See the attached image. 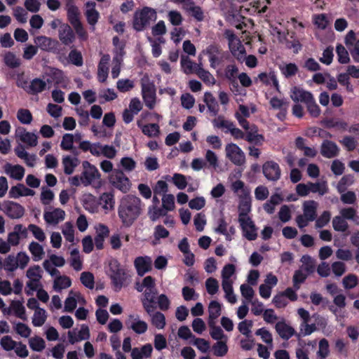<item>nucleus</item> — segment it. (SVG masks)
<instances>
[{"instance_id": "f257e3e1", "label": "nucleus", "mask_w": 359, "mask_h": 359, "mask_svg": "<svg viewBox=\"0 0 359 359\" xmlns=\"http://www.w3.org/2000/svg\"><path fill=\"white\" fill-rule=\"evenodd\" d=\"M233 52L223 49L217 43H211L200 53L197 67L203 66L206 60L210 67H236V63H233Z\"/></svg>"}, {"instance_id": "f03ea898", "label": "nucleus", "mask_w": 359, "mask_h": 359, "mask_svg": "<svg viewBox=\"0 0 359 359\" xmlns=\"http://www.w3.org/2000/svg\"><path fill=\"white\" fill-rule=\"evenodd\" d=\"M144 203L142 200L133 194L123 196L118 205V217L125 227L131 226L142 215Z\"/></svg>"}, {"instance_id": "7ed1b4c3", "label": "nucleus", "mask_w": 359, "mask_h": 359, "mask_svg": "<svg viewBox=\"0 0 359 359\" xmlns=\"http://www.w3.org/2000/svg\"><path fill=\"white\" fill-rule=\"evenodd\" d=\"M251 210V198L249 193L241 197L238 205V222L240 223L243 235L248 241H255L257 237V228L248 215Z\"/></svg>"}, {"instance_id": "20e7f679", "label": "nucleus", "mask_w": 359, "mask_h": 359, "mask_svg": "<svg viewBox=\"0 0 359 359\" xmlns=\"http://www.w3.org/2000/svg\"><path fill=\"white\" fill-rule=\"evenodd\" d=\"M107 275L116 291L121 290L128 278L127 270L116 259H111L109 261Z\"/></svg>"}, {"instance_id": "39448f33", "label": "nucleus", "mask_w": 359, "mask_h": 359, "mask_svg": "<svg viewBox=\"0 0 359 359\" xmlns=\"http://www.w3.org/2000/svg\"><path fill=\"white\" fill-rule=\"evenodd\" d=\"M155 14V11L149 7H144L139 13L136 12L134 15L133 28L136 31H142Z\"/></svg>"}, {"instance_id": "423d86ee", "label": "nucleus", "mask_w": 359, "mask_h": 359, "mask_svg": "<svg viewBox=\"0 0 359 359\" xmlns=\"http://www.w3.org/2000/svg\"><path fill=\"white\" fill-rule=\"evenodd\" d=\"M225 151L226 158L234 165L241 166L245 163V154L236 144H226Z\"/></svg>"}, {"instance_id": "0eeeda50", "label": "nucleus", "mask_w": 359, "mask_h": 359, "mask_svg": "<svg viewBox=\"0 0 359 359\" xmlns=\"http://www.w3.org/2000/svg\"><path fill=\"white\" fill-rule=\"evenodd\" d=\"M83 171L81 173V180L85 186L90 184L95 180L100 179V175L97 168L87 161L82 163Z\"/></svg>"}, {"instance_id": "6e6552de", "label": "nucleus", "mask_w": 359, "mask_h": 359, "mask_svg": "<svg viewBox=\"0 0 359 359\" xmlns=\"http://www.w3.org/2000/svg\"><path fill=\"white\" fill-rule=\"evenodd\" d=\"M264 177L269 181L276 182L280 178L281 170L279 165L273 161H267L262 165Z\"/></svg>"}, {"instance_id": "1a4fd4ad", "label": "nucleus", "mask_w": 359, "mask_h": 359, "mask_svg": "<svg viewBox=\"0 0 359 359\" xmlns=\"http://www.w3.org/2000/svg\"><path fill=\"white\" fill-rule=\"evenodd\" d=\"M3 211L11 219H20L25 214V208L20 204L14 201H5L3 204Z\"/></svg>"}, {"instance_id": "9d476101", "label": "nucleus", "mask_w": 359, "mask_h": 359, "mask_svg": "<svg viewBox=\"0 0 359 359\" xmlns=\"http://www.w3.org/2000/svg\"><path fill=\"white\" fill-rule=\"evenodd\" d=\"M111 183L114 187L123 193H127L130 189V180L121 170L116 172L111 177Z\"/></svg>"}, {"instance_id": "9b49d317", "label": "nucleus", "mask_w": 359, "mask_h": 359, "mask_svg": "<svg viewBox=\"0 0 359 359\" xmlns=\"http://www.w3.org/2000/svg\"><path fill=\"white\" fill-rule=\"evenodd\" d=\"M339 148L337 144L332 141L325 140L323 142L320 147V154L323 156L327 158H332L338 156Z\"/></svg>"}, {"instance_id": "f8f14e48", "label": "nucleus", "mask_w": 359, "mask_h": 359, "mask_svg": "<svg viewBox=\"0 0 359 359\" xmlns=\"http://www.w3.org/2000/svg\"><path fill=\"white\" fill-rule=\"evenodd\" d=\"M59 39L65 46H69L75 40V34L68 24H63L59 29Z\"/></svg>"}, {"instance_id": "ddd939ff", "label": "nucleus", "mask_w": 359, "mask_h": 359, "mask_svg": "<svg viewBox=\"0 0 359 359\" xmlns=\"http://www.w3.org/2000/svg\"><path fill=\"white\" fill-rule=\"evenodd\" d=\"M134 266L137 275L143 276L146 273L151 270V260L148 257H138L134 261Z\"/></svg>"}, {"instance_id": "4468645a", "label": "nucleus", "mask_w": 359, "mask_h": 359, "mask_svg": "<svg viewBox=\"0 0 359 359\" xmlns=\"http://www.w3.org/2000/svg\"><path fill=\"white\" fill-rule=\"evenodd\" d=\"M155 289L145 290L144 292V298L142 299V306L147 313L149 315H151L156 308L154 306V304L155 303Z\"/></svg>"}, {"instance_id": "2eb2a0df", "label": "nucleus", "mask_w": 359, "mask_h": 359, "mask_svg": "<svg viewBox=\"0 0 359 359\" xmlns=\"http://www.w3.org/2000/svg\"><path fill=\"white\" fill-rule=\"evenodd\" d=\"M290 97L295 102H301L306 104L308 102H311L313 96L310 92L294 86L291 90Z\"/></svg>"}, {"instance_id": "dca6fc26", "label": "nucleus", "mask_w": 359, "mask_h": 359, "mask_svg": "<svg viewBox=\"0 0 359 359\" xmlns=\"http://www.w3.org/2000/svg\"><path fill=\"white\" fill-rule=\"evenodd\" d=\"M34 194L35 191L34 190L26 187L23 184H18L10 189L9 197L18 198L20 196H34Z\"/></svg>"}, {"instance_id": "f3484780", "label": "nucleus", "mask_w": 359, "mask_h": 359, "mask_svg": "<svg viewBox=\"0 0 359 359\" xmlns=\"http://www.w3.org/2000/svg\"><path fill=\"white\" fill-rule=\"evenodd\" d=\"M318 203L315 201H306L303 203V215L307 220L314 221L317 217Z\"/></svg>"}, {"instance_id": "a211bd4d", "label": "nucleus", "mask_w": 359, "mask_h": 359, "mask_svg": "<svg viewBox=\"0 0 359 359\" xmlns=\"http://www.w3.org/2000/svg\"><path fill=\"white\" fill-rule=\"evenodd\" d=\"M193 70H196V74L205 84L210 86L215 83L214 76L205 69H183V72L187 74L192 73Z\"/></svg>"}, {"instance_id": "6ab92c4d", "label": "nucleus", "mask_w": 359, "mask_h": 359, "mask_svg": "<svg viewBox=\"0 0 359 359\" xmlns=\"http://www.w3.org/2000/svg\"><path fill=\"white\" fill-rule=\"evenodd\" d=\"M65 212L60 208H56L51 212L44 213V219L48 224H57L65 219Z\"/></svg>"}, {"instance_id": "aec40b11", "label": "nucleus", "mask_w": 359, "mask_h": 359, "mask_svg": "<svg viewBox=\"0 0 359 359\" xmlns=\"http://www.w3.org/2000/svg\"><path fill=\"white\" fill-rule=\"evenodd\" d=\"M4 170L6 174L10 175L11 177L16 180H21L25 175V168L20 165H13L7 163L4 165Z\"/></svg>"}, {"instance_id": "412c9836", "label": "nucleus", "mask_w": 359, "mask_h": 359, "mask_svg": "<svg viewBox=\"0 0 359 359\" xmlns=\"http://www.w3.org/2000/svg\"><path fill=\"white\" fill-rule=\"evenodd\" d=\"M275 329L279 336L285 340L289 339L294 334V330L284 321H279L276 324Z\"/></svg>"}, {"instance_id": "4be33fe9", "label": "nucleus", "mask_w": 359, "mask_h": 359, "mask_svg": "<svg viewBox=\"0 0 359 359\" xmlns=\"http://www.w3.org/2000/svg\"><path fill=\"white\" fill-rule=\"evenodd\" d=\"M208 313H209V320L208 324L209 326L211 327L212 324H215V320L221 315L222 313V305L216 300H212L210 302L208 306Z\"/></svg>"}, {"instance_id": "5701e85b", "label": "nucleus", "mask_w": 359, "mask_h": 359, "mask_svg": "<svg viewBox=\"0 0 359 359\" xmlns=\"http://www.w3.org/2000/svg\"><path fill=\"white\" fill-rule=\"evenodd\" d=\"M184 8L190 13L192 17H194L197 21L201 22L204 19V13L202 8L196 6L194 2L191 0H187V4L184 5Z\"/></svg>"}, {"instance_id": "b1692460", "label": "nucleus", "mask_w": 359, "mask_h": 359, "mask_svg": "<svg viewBox=\"0 0 359 359\" xmlns=\"http://www.w3.org/2000/svg\"><path fill=\"white\" fill-rule=\"evenodd\" d=\"M203 101L212 116H217L219 110V107L213 95L210 92H205Z\"/></svg>"}, {"instance_id": "393cba45", "label": "nucleus", "mask_w": 359, "mask_h": 359, "mask_svg": "<svg viewBox=\"0 0 359 359\" xmlns=\"http://www.w3.org/2000/svg\"><path fill=\"white\" fill-rule=\"evenodd\" d=\"M285 45L288 49L292 50L294 53H299L302 48V45L296 36L295 32H287V37L285 39Z\"/></svg>"}, {"instance_id": "a878e982", "label": "nucleus", "mask_w": 359, "mask_h": 359, "mask_svg": "<svg viewBox=\"0 0 359 359\" xmlns=\"http://www.w3.org/2000/svg\"><path fill=\"white\" fill-rule=\"evenodd\" d=\"M79 160L77 157H71L70 156H64L62 158L64 172L68 175L72 174L74 168L79 165Z\"/></svg>"}, {"instance_id": "bb28decb", "label": "nucleus", "mask_w": 359, "mask_h": 359, "mask_svg": "<svg viewBox=\"0 0 359 359\" xmlns=\"http://www.w3.org/2000/svg\"><path fill=\"white\" fill-rule=\"evenodd\" d=\"M245 139L248 142L255 143V144H261L264 140V136L257 133V127L255 125H252L250 127V130L247 132Z\"/></svg>"}, {"instance_id": "cd10ccee", "label": "nucleus", "mask_w": 359, "mask_h": 359, "mask_svg": "<svg viewBox=\"0 0 359 359\" xmlns=\"http://www.w3.org/2000/svg\"><path fill=\"white\" fill-rule=\"evenodd\" d=\"M137 126L142 129V133L149 137H156L160 133L159 126L157 123H149L142 125L140 121H137Z\"/></svg>"}, {"instance_id": "c85d7f7f", "label": "nucleus", "mask_w": 359, "mask_h": 359, "mask_svg": "<svg viewBox=\"0 0 359 359\" xmlns=\"http://www.w3.org/2000/svg\"><path fill=\"white\" fill-rule=\"evenodd\" d=\"M46 88V83L41 79H34L29 83L27 93L36 95L43 91Z\"/></svg>"}, {"instance_id": "c756f323", "label": "nucleus", "mask_w": 359, "mask_h": 359, "mask_svg": "<svg viewBox=\"0 0 359 359\" xmlns=\"http://www.w3.org/2000/svg\"><path fill=\"white\" fill-rule=\"evenodd\" d=\"M19 137L22 142L29 147H35L37 144V136L32 133L27 132L24 128L18 130Z\"/></svg>"}, {"instance_id": "7c9ffc66", "label": "nucleus", "mask_w": 359, "mask_h": 359, "mask_svg": "<svg viewBox=\"0 0 359 359\" xmlns=\"http://www.w3.org/2000/svg\"><path fill=\"white\" fill-rule=\"evenodd\" d=\"M100 203L104 210H111L114 207V195L111 192H104L100 196Z\"/></svg>"}, {"instance_id": "2f4dec72", "label": "nucleus", "mask_w": 359, "mask_h": 359, "mask_svg": "<svg viewBox=\"0 0 359 359\" xmlns=\"http://www.w3.org/2000/svg\"><path fill=\"white\" fill-rule=\"evenodd\" d=\"M11 309H12L16 317L24 321L27 320L25 308L21 301L13 300L11 304Z\"/></svg>"}, {"instance_id": "473e14b6", "label": "nucleus", "mask_w": 359, "mask_h": 359, "mask_svg": "<svg viewBox=\"0 0 359 359\" xmlns=\"http://www.w3.org/2000/svg\"><path fill=\"white\" fill-rule=\"evenodd\" d=\"M129 318L135 320L130 325V328H131L136 334H141L147 332L148 325L145 321L139 320L138 316L135 318L133 315H130Z\"/></svg>"}, {"instance_id": "72a5a7b5", "label": "nucleus", "mask_w": 359, "mask_h": 359, "mask_svg": "<svg viewBox=\"0 0 359 359\" xmlns=\"http://www.w3.org/2000/svg\"><path fill=\"white\" fill-rule=\"evenodd\" d=\"M229 52H233V63H235V60H238V62L243 63L245 62L246 58V51L245 48L243 44H241V41H238L236 43V46L233 48L229 50Z\"/></svg>"}, {"instance_id": "f704fd0d", "label": "nucleus", "mask_w": 359, "mask_h": 359, "mask_svg": "<svg viewBox=\"0 0 359 359\" xmlns=\"http://www.w3.org/2000/svg\"><path fill=\"white\" fill-rule=\"evenodd\" d=\"M71 279L66 276H59L57 277L53 283V288L57 292H60L62 289L68 288L71 286Z\"/></svg>"}, {"instance_id": "c9c22d12", "label": "nucleus", "mask_w": 359, "mask_h": 359, "mask_svg": "<svg viewBox=\"0 0 359 359\" xmlns=\"http://www.w3.org/2000/svg\"><path fill=\"white\" fill-rule=\"evenodd\" d=\"M308 184L310 192L318 193L320 196H323L328 192V187L325 181L315 183L309 182Z\"/></svg>"}, {"instance_id": "e433bc0d", "label": "nucleus", "mask_w": 359, "mask_h": 359, "mask_svg": "<svg viewBox=\"0 0 359 359\" xmlns=\"http://www.w3.org/2000/svg\"><path fill=\"white\" fill-rule=\"evenodd\" d=\"M90 4L93 6L91 8L87 9L86 12V16L88 24L91 26H95V25L97 22L100 14L94 8L95 6V3L88 2L87 6H89Z\"/></svg>"}, {"instance_id": "4c0bfd02", "label": "nucleus", "mask_w": 359, "mask_h": 359, "mask_svg": "<svg viewBox=\"0 0 359 359\" xmlns=\"http://www.w3.org/2000/svg\"><path fill=\"white\" fill-rule=\"evenodd\" d=\"M340 215L345 220H352L355 224H359V217L355 208L352 207L343 208L340 210Z\"/></svg>"}, {"instance_id": "58836bf2", "label": "nucleus", "mask_w": 359, "mask_h": 359, "mask_svg": "<svg viewBox=\"0 0 359 359\" xmlns=\"http://www.w3.org/2000/svg\"><path fill=\"white\" fill-rule=\"evenodd\" d=\"M29 250L33 255V259L35 262L42 259L44 255L43 247L36 242L32 241L29 245Z\"/></svg>"}, {"instance_id": "ea45409f", "label": "nucleus", "mask_w": 359, "mask_h": 359, "mask_svg": "<svg viewBox=\"0 0 359 359\" xmlns=\"http://www.w3.org/2000/svg\"><path fill=\"white\" fill-rule=\"evenodd\" d=\"M65 9L67 11V20L72 25L81 22L80 12L76 6L65 8Z\"/></svg>"}, {"instance_id": "a19ab883", "label": "nucleus", "mask_w": 359, "mask_h": 359, "mask_svg": "<svg viewBox=\"0 0 359 359\" xmlns=\"http://www.w3.org/2000/svg\"><path fill=\"white\" fill-rule=\"evenodd\" d=\"M226 341H218L212 346L213 353L215 356H224L228 352Z\"/></svg>"}, {"instance_id": "79ce46f5", "label": "nucleus", "mask_w": 359, "mask_h": 359, "mask_svg": "<svg viewBox=\"0 0 359 359\" xmlns=\"http://www.w3.org/2000/svg\"><path fill=\"white\" fill-rule=\"evenodd\" d=\"M46 320V311L43 309L36 310L32 318V324L35 327L42 326Z\"/></svg>"}, {"instance_id": "37998d69", "label": "nucleus", "mask_w": 359, "mask_h": 359, "mask_svg": "<svg viewBox=\"0 0 359 359\" xmlns=\"http://www.w3.org/2000/svg\"><path fill=\"white\" fill-rule=\"evenodd\" d=\"M336 53L337 60L341 64H346L349 62L350 57L348 50L341 44H338L336 47Z\"/></svg>"}, {"instance_id": "c03bdc74", "label": "nucleus", "mask_w": 359, "mask_h": 359, "mask_svg": "<svg viewBox=\"0 0 359 359\" xmlns=\"http://www.w3.org/2000/svg\"><path fill=\"white\" fill-rule=\"evenodd\" d=\"M332 226L335 231L341 232H345L348 229V223L341 215L333 218Z\"/></svg>"}, {"instance_id": "a18cd8bd", "label": "nucleus", "mask_w": 359, "mask_h": 359, "mask_svg": "<svg viewBox=\"0 0 359 359\" xmlns=\"http://www.w3.org/2000/svg\"><path fill=\"white\" fill-rule=\"evenodd\" d=\"M150 219L153 222L156 221L161 217H164L167 215V211L162 207L157 206L150 207L148 212Z\"/></svg>"}, {"instance_id": "49530a36", "label": "nucleus", "mask_w": 359, "mask_h": 359, "mask_svg": "<svg viewBox=\"0 0 359 359\" xmlns=\"http://www.w3.org/2000/svg\"><path fill=\"white\" fill-rule=\"evenodd\" d=\"M81 283L89 289H93L95 285V278L92 273L84 271L81 274L80 278Z\"/></svg>"}, {"instance_id": "de8ad7c7", "label": "nucleus", "mask_w": 359, "mask_h": 359, "mask_svg": "<svg viewBox=\"0 0 359 359\" xmlns=\"http://www.w3.org/2000/svg\"><path fill=\"white\" fill-rule=\"evenodd\" d=\"M17 118L22 124H29L33 119L32 113L27 109H20L17 112Z\"/></svg>"}, {"instance_id": "09e8293b", "label": "nucleus", "mask_w": 359, "mask_h": 359, "mask_svg": "<svg viewBox=\"0 0 359 359\" xmlns=\"http://www.w3.org/2000/svg\"><path fill=\"white\" fill-rule=\"evenodd\" d=\"M69 62L77 67H80L83 65V60L82 54L80 51L76 49L72 50L68 55Z\"/></svg>"}, {"instance_id": "8fccbe9b", "label": "nucleus", "mask_w": 359, "mask_h": 359, "mask_svg": "<svg viewBox=\"0 0 359 359\" xmlns=\"http://www.w3.org/2000/svg\"><path fill=\"white\" fill-rule=\"evenodd\" d=\"M151 323L158 329H163L165 325V317L163 313L156 311L151 316Z\"/></svg>"}, {"instance_id": "3c124183", "label": "nucleus", "mask_w": 359, "mask_h": 359, "mask_svg": "<svg viewBox=\"0 0 359 359\" xmlns=\"http://www.w3.org/2000/svg\"><path fill=\"white\" fill-rule=\"evenodd\" d=\"M4 269L13 272L18 267V260L13 255H9L4 261Z\"/></svg>"}, {"instance_id": "603ef678", "label": "nucleus", "mask_w": 359, "mask_h": 359, "mask_svg": "<svg viewBox=\"0 0 359 359\" xmlns=\"http://www.w3.org/2000/svg\"><path fill=\"white\" fill-rule=\"evenodd\" d=\"M4 62L8 67H19L20 60L11 52H8L4 55Z\"/></svg>"}, {"instance_id": "864d4df0", "label": "nucleus", "mask_w": 359, "mask_h": 359, "mask_svg": "<svg viewBox=\"0 0 359 359\" xmlns=\"http://www.w3.org/2000/svg\"><path fill=\"white\" fill-rule=\"evenodd\" d=\"M210 328V334L213 339L217 340V341H222V339L227 341V337L224 334V332L220 327L216 326L215 324H212Z\"/></svg>"}, {"instance_id": "5fc2aeb1", "label": "nucleus", "mask_w": 359, "mask_h": 359, "mask_svg": "<svg viewBox=\"0 0 359 359\" xmlns=\"http://www.w3.org/2000/svg\"><path fill=\"white\" fill-rule=\"evenodd\" d=\"M308 274L303 272L302 269L295 271L293 276V285L296 290L299 289V285L303 283L308 277Z\"/></svg>"}, {"instance_id": "6e6d98bb", "label": "nucleus", "mask_w": 359, "mask_h": 359, "mask_svg": "<svg viewBox=\"0 0 359 359\" xmlns=\"http://www.w3.org/2000/svg\"><path fill=\"white\" fill-rule=\"evenodd\" d=\"M29 346L34 351L40 352L45 348V341L39 337H35L29 340Z\"/></svg>"}, {"instance_id": "4d7b16f0", "label": "nucleus", "mask_w": 359, "mask_h": 359, "mask_svg": "<svg viewBox=\"0 0 359 359\" xmlns=\"http://www.w3.org/2000/svg\"><path fill=\"white\" fill-rule=\"evenodd\" d=\"M329 353V342L326 339L323 338L319 341L317 355L322 359H325L328 355Z\"/></svg>"}, {"instance_id": "13d9d810", "label": "nucleus", "mask_w": 359, "mask_h": 359, "mask_svg": "<svg viewBox=\"0 0 359 359\" xmlns=\"http://www.w3.org/2000/svg\"><path fill=\"white\" fill-rule=\"evenodd\" d=\"M162 206L168 212L175 209V197L172 194H164L162 198Z\"/></svg>"}, {"instance_id": "bf43d9fd", "label": "nucleus", "mask_w": 359, "mask_h": 359, "mask_svg": "<svg viewBox=\"0 0 359 359\" xmlns=\"http://www.w3.org/2000/svg\"><path fill=\"white\" fill-rule=\"evenodd\" d=\"M173 184L181 190L184 189L187 186L186 177L180 173H175L172 177Z\"/></svg>"}, {"instance_id": "052dcab7", "label": "nucleus", "mask_w": 359, "mask_h": 359, "mask_svg": "<svg viewBox=\"0 0 359 359\" xmlns=\"http://www.w3.org/2000/svg\"><path fill=\"white\" fill-rule=\"evenodd\" d=\"M342 283L345 289H352L358 285V277L355 274H348L344 278Z\"/></svg>"}, {"instance_id": "680f3d73", "label": "nucleus", "mask_w": 359, "mask_h": 359, "mask_svg": "<svg viewBox=\"0 0 359 359\" xmlns=\"http://www.w3.org/2000/svg\"><path fill=\"white\" fill-rule=\"evenodd\" d=\"M205 287L208 294L213 295L218 292L219 283L217 279L208 278L205 281Z\"/></svg>"}, {"instance_id": "e2e57ef3", "label": "nucleus", "mask_w": 359, "mask_h": 359, "mask_svg": "<svg viewBox=\"0 0 359 359\" xmlns=\"http://www.w3.org/2000/svg\"><path fill=\"white\" fill-rule=\"evenodd\" d=\"M213 125L215 127L218 128H226L227 130L224 131L225 133L231 131V128L233 126V123L224 120L222 117H218L217 119H214Z\"/></svg>"}, {"instance_id": "0e129e2a", "label": "nucleus", "mask_w": 359, "mask_h": 359, "mask_svg": "<svg viewBox=\"0 0 359 359\" xmlns=\"http://www.w3.org/2000/svg\"><path fill=\"white\" fill-rule=\"evenodd\" d=\"M74 144V135L69 133H66L62 136V140L60 144V147L64 151H69L72 149Z\"/></svg>"}, {"instance_id": "69168bd1", "label": "nucleus", "mask_w": 359, "mask_h": 359, "mask_svg": "<svg viewBox=\"0 0 359 359\" xmlns=\"http://www.w3.org/2000/svg\"><path fill=\"white\" fill-rule=\"evenodd\" d=\"M126 52L122 50L121 48H118V50H113V60H112V67H120L123 62V57Z\"/></svg>"}, {"instance_id": "338daca9", "label": "nucleus", "mask_w": 359, "mask_h": 359, "mask_svg": "<svg viewBox=\"0 0 359 359\" xmlns=\"http://www.w3.org/2000/svg\"><path fill=\"white\" fill-rule=\"evenodd\" d=\"M62 233L68 242L72 243L74 241V230L70 222H66L62 229Z\"/></svg>"}, {"instance_id": "774afa93", "label": "nucleus", "mask_w": 359, "mask_h": 359, "mask_svg": "<svg viewBox=\"0 0 359 359\" xmlns=\"http://www.w3.org/2000/svg\"><path fill=\"white\" fill-rule=\"evenodd\" d=\"M28 230H29L34 238L38 241L42 242L46 239V236L43 231L37 225L31 224L28 226Z\"/></svg>"}]
</instances>
